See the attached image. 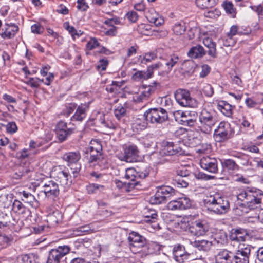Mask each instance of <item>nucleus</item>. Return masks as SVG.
I'll use <instances>...</instances> for the list:
<instances>
[{
    "instance_id": "7ed1b4c3",
    "label": "nucleus",
    "mask_w": 263,
    "mask_h": 263,
    "mask_svg": "<svg viewBox=\"0 0 263 263\" xmlns=\"http://www.w3.org/2000/svg\"><path fill=\"white\" fill-rule=\"evenodd\" d=\"M204 203L209 210L218 214L226 213L230 206L228 201L218 195L207 197Z\"/></svg>"
},
{
    "instance_id": "2f4dec72",
    "label": "nucleus",
    "mask_w": 263,
    "mask_h": 263,
    "mask_svg": "<svg viewBox=\"0 0 263 263\" xmlns=\"http://www.w3.org/2000/svg\"><path fill=\"white\" fill-rule=\"evenodd\" d=\"M96 123L99 127L103 129L117 128V125H115L111 121L106 120L104 115H101L100 118L97 120Z\"/></svg>"
},
{
    "instance_id": "a878e982",
    "label": "nucleus",
    "mask_w": 263,
    "mask_h": 263,
    "mask_svg": "<svg viewBox=\"0 0 263 263\" xmlns=\"http://www.w3.org/2000/svg\"><path fill=\"white\" fill-rule=\"evenodd\" d=\"M198 114L195 111H185L182 119H180V123L189 126H193L196 123Z\"/></svg>"
},
{
    "instance_id": "3c124183",
    "label": "nucleus",
    "mask_w": 263,
    "mask_h": 263,
    "mask_svg": "<svg viewBox=\"0 0 263 263\" xmlns=\"http://www.w3.org/2000/svg\"><path fill=\"white\" fill-rule=\"evenodd\" d=\"M126 113V108L121 105L118 106L114 110L115 116L118 120L124 117Z\"/></svg>"
},
{
    "instance_id": "412c9836",
    "label": "nucleus",
    "mask_w": 263,
    "mask_h": 263,
    "mask_svg": "<svg viewBox=\"0 0 263 263\" xmlns=\"http://www.w3.org/2000/svg\"><path fill=\"white\" fill-rule=\"evenodd\" d=\"M43 187L44 188L43 191L46 197H57L59 196L60 193L59 185L54 181L50 180L45 183Z\"/></svg>"
},
{
    "instance_id": "c9c22d12",
    "label": "nucleus",
    "mask_w": 263,
    "mask_h": 263,
    "mask_svg": "<svg viewBox=\"0 0 263 263\" xmlns=\"http://www.w3.org/2000/svg\"><path fill=\"white\" fill-rule=\"evenodd\" d=\"M61 219V214L58 211H56L48 215L47 222L48 223L49 227H54L58 224Z\"/></svg>"
},
{
    "instance_id": "9d476101",
    "label": "nucleus",
    "mask_w": 263,
    "mask_h": 263,
    "mask_svg": "<svg viewBox=\"0 0 263 263\" xmlns=\"http://www.w3.org/2000/svg\"><path fill=\"white\" fill-rule=\"evenodd\" d=\"M70 250L68 246H60L51 249L49 252L46 263H60L61 259Z\"/></svg>"
},
{
    "instance_id": "a211bd4d",
    "label": "nucleus",
    "mask_w": 263,
    "mask_h": 263,
    "mask_svg": "<svg viewBox=\"0 0 263 263\" xmlns=\"http://www.w3.org/2000/svg\"><path fill=\"white\" fill-rule=\"evenodd\" d=\"M200 165L201 167L207 172L216 174L218 173V162L214 157L209 156H203L200 159Z\"/></svg>"
},
{
    "instance_id": "72a5a7b5",
    "label": "nucleus",
    "mask_w": 263,
    "mask_h": 263,
    "mask_svg": "<svg viewBox=\"0 0 263 263\" xmlns=\"http://www.w3.org/2000/svg\"><path fill=\"white\" fill-rule=\"evenodd\" d=\"M18 31V27L15 24L7 25L3 32L1 34L3 39H11L13 37Z\"/></svg>"
},
{
    "instance_id": "864d4df0",
    "label": "nucleus",
    "mask_w": 263,
    "mask_h": 263,
    "mask_svg": "<svg viewBox=\"0 0 263 263\" xmlns=\"http://www.w3.org/2000/svg\"><path fill=\"white\" fill-rule=\"evenodd\" d=\"M139 181L135 180L134 181L129 180L128 182H125L124 191L126 192H130L139 184Z\"/></svg>"
},
{
    "instance_id": "37998d69",
    "label": "nucleus",
    "mask_w": 263,
    "mask_h": 263,
    "mask_svg": "<svg viewBox=\"0 0 263 263\" xmlns=\"http://www.w3.org/2000/svg\"><path fill=\"white\" fill-rule=\"evenodd\" d=\"M87 150L96 151L97 153H101L102 151V146L101 142L97 139H92L91 140L89 146L87 148Z\"/></svg>"
},
{
    "instance_id": "603ef678",
    "label": "nucleus",
    "mask_w": 263,
    "mask_h": 263,
    "mask_svg": "<svg viewBox=\"0 0 263 263\" xmlns=\"http://www.w3.org/2000/svg\"><path fill=\"white\" fill-rule=\"evenodd\" d=\"M223 6L226 11L228 13L232 14L233 16L234 17L236 14V11L232 3L230 1H226L224 3Z\"/></svg>"
},
{
    "instance_id": "c03bdc74",
    "label": "nucleus",
    "mask_w": 263,
    "mask_h": 263,
    "mask_svg": "<svg viewBox=\"0 0 263 263\" xmlns=\"http://www.w3.org/2000/svg\"><path fill=\"white\" fill-rule=\"evenodd\" d=\"M188 177H175L173 179L174 184L177 185L178 187H186L189 185Z\"/></svg>"
},
{
    "instance_id": "69168bd1",
    "label": "nucleus",
    "mask_w": 263,
    "mask_h": 263,
    "mask_svg": "<svg viewBox=\"0 0 263 263\" xmlns=\"http://www.w3.org/2000/svg\"><path fill=\"white\" fill-rule=\"evenodd\" d=\"M99 46V43L96 38L91 39L86 45L87 49L91 50Z\"/></svg>"
},
{
    "instance_id": "f03ea898",
    "label": "nucleus",
    "mask_w": 263,
    "mask_h": 263,
    "mask_svg": "<svg viewBox=\"0 0 263 263\" xmlns=\"http://www.w3.org/2000/svg\"><path fill=\"white\" fill-rule=\"evenodd\" d=\"M199 129L204 133L209 134L212 131L213 127L217 122L216 114L212 110H208L203 109L199 115Z\"/></svg>"
},
{
    "instance_id": "cd10ccee",
    "label": "nucleus",
    "mask_w": 263,
    "mask_h": 263,
    "mask_svg": "<svg viewBox=\"0 0 263 263\" xmlns=\"http://www.w3.org/2000/svg\"><path fill=\"white\" fill-rule=\"evenodd\" d=\"M190 244L199 251H208L212 246V242L205 239L195 240L194 241H190Z\"/></svg>"
},
{
    "instance_id": "0eeeda50",
    "label": "nucleus",
    "mask_w": 263,
    "mask_h": 263,
    "mask_svg": "<svg viewBox=\"0 0 263 263\" xmlns=\"http://www.w3.org/2000/svg\"><path fill=\"white\" fill-rule=\"evenodd\" d=\"M234 133V129L229 123L221 122L214 131V138L216 141L223 142L231 138Z\"/></svg>"
},
{
    "instance_id": "a18cd8bd",
    "label": "nucleus",
    "mask_w": 263,
    "mask_h": 263,
    "mask_svg": "<svg viewBox=\"0 0 263 263\" xmlns=\"http://www.w3.org/2000/svg\"><path fill=\"white\" fill-rule=\"evenodd\" d=\"M12 240L11 236L0 234V250L9 245Z\"/></svg>"
},
{
    "instance_id": "b1692460",
    "label": "nucleus",
    "mask_w": 263,
    "mask_h": 263,
    "mask_svg": "<svg viewBox=\"0 0 263 263\" xmlns=\"http://www.w3.org/2000/svg\"><path fill=\"white\" fill-rule=\"evenodd\" d=\"M248 236V232L247 230L238 228L233 229L230 235V239L232 241L243 242Z\"/></svg>"
},
{
    "instance_id": "c756f323",
    "label": "nucleus",
    "mask_w": 263,
    "mask_h": 263,
    "mask_svg": "<svg viewBox=\"0 0 263 263\" xmlns=\"http://www.w3.org/2000/svg\"><path fill=\"white\" fill-rule=\"evenodd\" d=\"M206 54V51L200 45L192 47L187 52V55L193 59H200Z\"/></svg>"
},
{
    "instance_id": "13d9d810",
    "label": "nucleus",
    "mask_w": 263,
    "mask_h": 263,
    "mask_svg": "<svg viewBox=\"0 0 263 263\" xmlns=\"http://www.w3.org/2000/svg\"><path fill=\"white\" fill-rule=\"evenodd\" d=\"M42 82H44V79H40L37 78H30L27 84L31 87L37 88Z\"/></svg>"
},
{
    "instance_id": "9b49d317",
    "label": "nucleus",
    "mask_w": 263,
    "mask_h": 263,
    "mask_svg": "<svg viewBox=\"0 0 263 263\" xmlns=\"http://www.w3.org/2000/svg\"><path fill=\"white\" fill-rule=\"evenodd\" d=\"M75 131V126L73 125V127H68L67 123L62 120L56 124L54 129L56 137L61 142L66 140L67 138Z\"/></svg>"
},
{
    "instance_id": "052dcab7",
    "label": "nucleus",
    "mask_w": 263,
    "mask_h": 263,
    "mask_svg": "<svg viewBox=\"0 0 263 263\" xmlns=\"http://www.w3.org/2000/svg\"><path fill=\"white\" fill-rule=\"evenodd\" d=\"M133 127L136 128L137 130H142L147 127V123L144 121H141L139 119H137L133 123Z\"/></svg>"
},
{
    "instance_id": "79ce46f5",
    "label": "nucleus",
    "mask_w": 263,
    "mask_h": 263,
    "mask_svg": "<svg viewBox=\"0 0 263 263\" xmlns=\"http://www.w3.org/2000/svg\"><path fill=\"white\" fill-rule=\"evenodd\" d=\"M12 210L14 212L19 214H24L28 210L23 203L17 200H15L13 202Z\"/></svg>"
},
{
    "instance_id": "a19ab883",
    "label": "nucleus",
    "mask_w": 263,
    "mask_h": 263,
    "mask_svg": "<svg viewBox=\"0 0 263 263\" xmlns=\"http://www.w3.org/2000/svg\"><path fill=\"white\" fill-rule=\"evenodd\" d=\"M86 153L90 154V158L89 159V163H93L97 162L99 164V161L103 159L101 152L97 153L96 151L87 150L86 149Z\"/></svg>"
},
{
    "instance_id": "f8f14e48",
    "label": "nucleus",
    "mask_w": 263,
    "mask_h": 263,
    "mask_svg": "<svg viewBox=\"0 0 263 263\" xmlns=\"http://www.w3.org/2000/svg\"><path fill=\"white\" fill-rule=\"evenodd\" d=\"M252 248L250 245L239 246L238 249L232 254V263H249Z\"/></svg>"
},
{
    "instance_id": "338daca9",
    "label": "nucleus",
    "mask_w": 263,
    "mask_h": 263,
    "mask_svg": "<svg viewBox=\"0 0 263 263\" xmlns=\"http://www.w3.org/2000/svg\"><path fill=\"white\" fill-rule=\"evenodd\" d=\"M77 104L74 103H71L67 104L65 107V114L69 116L76 108Z\"/></svg>"
},
{
    "instance_id": "c85d7f7f",
    "label": "nucleus",
    "mask_w": 263,
    "mask_h": 263,
    "mask_svg": "<svg viewBox=\"0 0 263 263\" xmlns=\"http://www.w3.org/2000/svg\"><path fill=\"white\" fill-rule=\"evenodd\" d=\"M153 91V88L151 86H143L140 89V93L135 97V101L143 102L147 100Z\"/></svg>"
},
{
    "instance_id": "e2e57ef3",
    "label": "nucleus",
    "mask_w": 263,
    "mask_h": 263,
    "mask_svg": "<svg viewBox=\"0 0 263 263\" xmlns=\"http://www.w3.org/2000/svg\"><path fill=\"white\" fill-rule=\"evenodd\" d=\"M202 91L203 93L207 97H211L214 93L213 87L209 84H205L204 85Z\"/></svg>"
},
{
    "instance_id": "f257e3e1",
    "label": "nucleus",
    "mask_w": 263,
    "mask_h": 263,
    "mask_svg": "<svg viewBox=\"0 0 263 263\" xmlns=\"http://www.w3.org/2000/svg\"><path fill=\"white\" fill-rule=\"evenodd\" d=\"M237 198L238 200L245 202L235 209L237 215H241L248 212L247 209L246 210L242 209L245 204L250 209L263 208V192L260 190L247 187L237 195Z\"/></svg>"
},
{
    "instance_id": "09e8293b",
    "label": "nucleus",
    "mask_w": 263,
    "mask_h": 263,
    "mask_svg": "<svg viewBox=\"0 0 263 263\" xmlns=\"http://www.w3.org/2000/svg\"><path fill=\"white\" fill-rule=\"evenodd\" d=\"M137 170H136L135 168L130 167L128 168L126 170V173H125V178L126 179H128L129 180L131 181H134L137 180H136V176H137Z\"/></svg>"
},
{
    "instance_id": "473e14b6",
    "label": "nucleus",
    "mask_w": 263,
    "mask_h": 263,
    "mask_svg": "<svg viewBox=\"0 0 263 263\" xmlns=\"http://www.w3.org/2000/svg\"><path fill=\"white\" fill-rule=\"evenodd\" d=\"M233 108L231 105L225 101H219L217 104V109L228 117H232Z\"/></svg>"
},
{
    "instance_id": "f3484780",
    "label": "nucleus",
    "mask_w": 263,
    "mask_h": 263,
    "mask_svg": "<svg viewBox=\"0 0 263 263\" xmlns=\"http://www.w3.org/2000/svg\"><path fill=\"white\" fill-rule=\"evenodd\" d=\"M53 175L54 178H55L57 180L59 181L62 185L68 186L71 185L72 179L70 174V171H69L68 168H55L53 172Z\"/></svg>"
},
{
    "instance_id": "1a4fd4ad",
    "label": "nucleus",
    "mask_w": 263,
    "mask_h": 263,
    "mask_svg": "<svg viewBox=\"0 0 263 263\" xmlns=\"http://www.w3.org/2000/svg\"><path fill=\"white\" fill-rule=\"evenodd\" d=\"M175 98L177 103L183 107L195 108L197 107V101L191 97L189 91L183 89H178L175 93Z\"/></svg>"
},
{
    "instance_id": "7c9ffc66",
    "label": "nucleus",
    "mask_w": 263,
    "mask_h": 263,
    "mask_svg": "<svg viewBox=\"0 0 263 263\" xmlns=\"http://www.w3.org/2000/svg\"><path fill=\"white\" fill-rule=\"evenodd\" d=\"M221 164L223 170L229 173H233L239 168L236 162L231 159H224L221 161Z\"/></svg>"
},
{
    "instance_id": "39448f33",
    "label": "nucleus",
    "mask_w": 263,
    "mask_h": 263,
    "mask_svg": "<svg viewBox=\"0 0 263 263\" xmlns=\"http://www.w3.org/2000/svg\"><path fill=\"white\" fill-rule=\"evenodd\" d=\"M175 194V190L170 186H161L157 187L154 196L151 197L150 202L153 204H160L166 202Z\"/></svg>"
},
{
    "instance_id": "4d7b16f0",
    "label": "nucleus",
    "mask_w": 263,
    "mask_h": 263,
    "mask_svg": "<svg viewBox=\"0 0 263 263\" xmlns=\"http://www.w3.org/2000/svg\"><path fill=\"white\" fill-rule=\"evenodd\" d=\"M91 228L89 225H84L77 228L74 231L77 233L76 235H81L91 231Z\"/></svg>"
},
{
    "instance_id": "49530a36",
    "label": "nucleus",
    "mask_w": 263,
    "mask_h": 263,
    "mask_svg": "<svg viewBox=\"0 0 263 263\" xmlns=\"http://www.w3.org/2000/svg\"><path fill=\"white\" fill-rule=\"evenodd\" d=\"M37 256L34 254H29L22 255L21 260L23 263H36Z\"/></svg>"
},
{
    "instance_id": "0e129e2a",
    "label": "nucleus",
    "mask_w": 263,
    "mask_h": 263,
    "mask_svg": "<svg viewBox=\"0 0 263 263\" xmlns=\"http://www.w3.org/2000/svg\"><path fill=\"white\" fill-rule=\"evenodd\" d=\"M6 130L10 134L15 133L17 130V127L14 122H9L6 125Z\"/></svg>"
},
{
    "instance_id": "ddd939ff",
    "label": "nucleus",
    "mask_w": 263,
    "mask_h": 263,
    "mask_svg": "<svg viewBox=\"0 0 263 263\" xmlns=\"http://www.w3.org/2000/svg\"><path fill=\"white\" fill-rule=\"evenodd\" d=\"M209 226L205 220L198 219L191 222L189 227V231L193 235L200 236L206 234Z\"/></svg>"
},
{
    "instance_id": "2eb2a0df",
    "label": "nucleus",
    "mask_w": 263,
    "mask_h": 263,
    "mask_svg": "<svg viewBox=\"0 0 263 263\" xmlns=\"http://www.w3.org/2000/svg\"><path fill=\"white\" fill-rule=\"evenodd\" d=\"M123 155L120 159L127 162H134L137 161L139 151L135 144H126L123 147Z\"/></svg>"
},
{
    "instance_id": "5701e85b",
    "label": "nucleus",
    "mask_w": 263,
    "mask_h": 263,
    "mask_svg": "<svg viewBox=\"0 0 263 263\" xmlns=\"http://www.w3.org/2000/svg\"><path fill=\"white\" fill-rule=\"evenodd\" d=\"M89 103L81 104L77 108L74 115L71 117V121H76L82 122L85 119L87 115V111L89 108Z\"/></svg>"
},
{
    "instance_id": "ea45409f",
    "label": "nucleus",
    "mask_w": 263,
    "mask_h": 263,
    "mask_svg": "<svg viewBox=\"0 0 263 263\" xmlns=\"http://www.w3.org/2000/svg\"><path fill=\"white\" fill-rule=\"evenodd\" d=\"M144 217L146 222H154L158 217L157 213L155 210L147 209L144 213Z\"/></svg>"
},
{
    "instance_id": "aec40b11",
    "label": "nucleus",
    "mask_w": 263,
    "mask_h": 263,
    "mask_svg": "<svg viewBox=\"0 0 263 263\" xmlns=\"http://www.w3.org/2000/svg\"><path fill=\"white\" fill-rule=\"evenodd\" d=\"M191 253L188 252L185 247L181 245L174 246L173 255L174 259L179 263H183L189 259Z\"/></svg>"
},
{
    "instance_id": "393cba45",
    "label": "nucleus",
    "mask_w": 263,
    "mask_h": 263,
    "mask_svg": "<svg viewBox=\"0 0 263 263\" xmlns=\"http://www.w3.org/2000/svg\"><path fill=\"white\" fill-rule=\"evenodd\" d=\"M233 252L227 250H220L215 255L216 263H232Z\"/></svg>"
},
{
    "instance_id": "8fccbe9b",
    "label": "nucleus",
    "mask_w": 263,
    "mask_h": 263,
    "mask_svg": "<svg viewBox=\"0 0 263 263\" xmlns=\"http://www.w3.org/2000/svg\"><path fill=\"white\" fill-rule=\"evenodd\" d=\"M30 172V170L24 167L20 166L18 168V171L15 172L13 177L16 179H21L23 176H25Z\"/></svg>"
},
{
    "instance_id": "bb28decb",
    "label": "nucleus",
    "mask_w": 263,
    "mask_h": 263,
    "mask_svg": "<svg viewBox=\"0 0 263 263\" xmlns=\"http://www.w3.org/2000/svg\"><path fill=\"white\" fill-rule=\"evenodd\" d=\"M156 69L154 67V64L148 66L147 70L144 71H138L135 73L133 76V78L135 81H140L142 80H147L151 78L154 73V71Z\"/></svg>"
},
{
    "instance_id": "5fc2aeb1",
    "label": "nucleus",
    "mask_w": 263,
    "mask_h": 263,
    "mask_svg": "<svg viewBox=\"0 0 263 263\" xmlns=\"http://www.w3.org/2000/svg\"><path fill=\"white\" fill-rule=\"evenodd\" d=\"M151 27L149 25L141 24L138 27V31L143 35H149Z\"/></svg>"
},
{
    "instance_id": "4c0bfd02",
    "label": "nucleus",
    "mask_w": 263,
    "mask_h": 263,
    "mask_svg": "<svg viewBox=\"0 0 263 263\" xmlns=\"http://www.w3.org/2000/svg\"><path fill=\"white\" fill-rule=\"evenodd\" d=\"M22 200L25 203H27L31 206H35V203H37L34 196L31 193L23 191L22 193Z\"/></svg>"
},
{
    "instance_id": "774afa93",
    "label": "nucleus",
    "mask_w": 263,
    "mask_h": 263,
    "mask_svg": "<svg viewBox=\"0 0 263 263\" xmlns=\"http://www.w3.org/2000/svg\"><path fill=\"white\" fill-rule=\"evenodd\" d=\"M211 149V145L209 144H202L200 147L197 149V152L199 154H204L209 152Z\"/></svg>"
},
{
    "instance_id": "423d86ee",
    "label": "nucleus",
    "mask_w": 263,
    "mask_h": 263,
    "mask_svg": "<svg viewBox=\"0 0 263 263\" xmlns=\"http://www.w3.org/2000/svg\"><path fill=\"white\" fill-rule=\"evenodd\" d=\"M81 157L79 151L67 152L63 156V160L68 163L73 178L78 176L81 168V164L78 163Z\"/></svg>"
},
{
    "instance_id": "bf43d9fd",
    "label": "nucleus",
    "mask_w": 263,
    "mask_h": 263,
    "mask_svg": "<svg viewBox=\"0 0 263 263\" xmlns=\"http://www.w3.org/2000/svg\"><path fill=\"white\" fill-rule=\"evenodd\" d=\"M137 176H136V180L138 178L139 179H144L146 177L148 176V175L149 174V168L146 167L143 170H142L141 169L138 168L137 171Z\"/></svg>"
},
{
    "instance_id": "dca6fc26",
    "label": "nucleus",
    "mask_w": 263,
    "mask_h": 263,
    "mask_svg": "<svg viewBox=\"0 0 263 263\" xmlns=\"http://www.w3.org/2000/svg\"><path fill=\"white\" fill-rule=\"evenodd\" d=\"M192 204V202L189 198L182 197L170 201L167 205V208L172 211L183 210L190 209Z\"/></svg>"
},
{
    "instance_id": "4468645a",
    "label": "nucleus",
    "mask_w": 263,
    "mask_h": 263,
    "mask_svg": "<svg viewBox=\"0 0 263 263\" xmlns=\"http://www.w3.org/2000/svg\"><path fill=\"white\" fill-rule=\"evenodd\" d=\"M179 57L176 54H171L167 56L165 59H163L161 62L154 64L156 70L163 69L168 73L172 69V68L179 62Z\"/></svg>"
},
{
    "instance_id": "e433bc0d",
    "label": "nucleus",
    "mask_w": 263,
    "mask_h": 263,
    "mask_svg": "<svg viewBox=\"0 0 263 263\" xmlns=\"http://www.w3.org/2000/svg\"><path fill=\"white\" fill-rule=\"evenodd\" d=\"M186 28V23L183 21H180L174 24L173 26V31L176 35H180L185 32Z\"/></svg>"
},
{
    "instance_id": "f704fd0d",
    "label": "nucleus",
    "mask_w": 263,
    "mask_h": 263,
    "mask_svg": "<svg viewBox=\"0 0 263 263\" xmlns=\"http://www.w3.org/2000/svg\"><path fill=\"white\" fill-rule=\"evenodd\" d=\"M203 44L208 48V53L212 57L215 58L217 57L216 44L212 41V39L207 37L203 40Z\"/></svg>"
},
{
    "instance_id": "680f3d73",
    "label": "nucleus",
    "mask_w": 263,
    "mask_h": 263,
    "mask_svg": "<svg viewBox=\"0 0 263 263\" xmlns=\"http://www.w3.org/2000/svg\"><path fill=\"white\" fill-rule=\"evenodd\" d=\"M176 176L175 177H188L191 174V172L183 167L176 170Z\"/></svg>"
},
{
    "instance_id": "6e6552de",
    "label": "nucleus",
    "mask_w": 263,
    "mask_h": 263,
    "mask_svg": "<svg viewBox=\"0 0 263 263\" xmlns=\"http://www.w3.org/2000/svg\"><path fill=\"white\" fill-rule=\"evenodd\" d=\"M128 240L130 243V249L134 253H138L148 248L146 239L137 232L130 233Z\"/></svg>"
},
{
    "instance_id": "4be33fe9",
    "label": "nucleus",
    "mask_w": 263,
    "mask_h": 263,
    "mask_svg": "<svg viewBox=\"0 0 263 263\" xmlns=\"http://www.w3.org/2000/svg\"><path fill=\"white\" fill-rule=\"evenodd\" d=\"M145 15L148 21L150 23H153L156 26H160L163 24L164 22L163 18L159 15L153 8L148 9Z\"/></svg>"
},
{
    "instance_id": "6ab92c4d",
    "label": "nucleus",
    "mask_w": 263,
    "mask_h": 263,
    "mask_svg": "<svg viewBox=\"0 0 263 263\" xmlns=\"http://www.w3.org/2000/svg\"><path fill=\"white\" fill-rule=\"evenodd\" d=\"M183 153L182 148L174 144L173 142H164L163 143L162 148L160 151L161 156H171L174 155H181Z\"/></svg>"
},
{
    "instance_id": "20e7f679",
    "label": "nucleus",
    "mask_w": 263,
    "mask_h": 263,
    "mask_svg": "<svg viewBox=\"0 0 263 263\" xmlns=\"http://www.w3.org/2000/svg\"><path fill=\"white\" fill-rule=\"evenodd\" d=\"M143 116L147 121L153 124H161L168 119L167 112L161 107L149 108L144 112Z\"/></svg>"
},
{
    "instance_id": "58836bf2",
    "label": "nucleus",
    "mask_w": 263,
    "mask_h": 263,
    "mask_svg": "<svg viewBox=\"0 0 263 263\" xmlns=\"http://www.w3.org/2000/svg\"><path fill=\"white\" fill-rule=\"evenodd\" d=\"M217 0H196L197 6L201 9H208L214 6Z\"/></svg>"
},
{
    "instance_id": "6e6d98bb",
    "label": "nucleus",
    "mask_w": 263,
    "mask_h": 263,
    "mask_svg": "<svg viewBox=\"0 0 263 263\" xmlns=\"http://www.w3.org/2000/svg\"><path fill=\"white\" fill-rule=\"evenodd\" d=\"M104 188L103 185L92 183L87 186V190L89 194L96 193L98 191H100Z\"/></svg>"
},
{
    "instance_id": "de8ad7c7",
    "label": "nucleus",
    "mask_w": 263,
    "mask_h": 263,
    "mask_svg": "<svg viewBox=\"0 0 263 263\" xmlns=\"http://www.w3.org/2000/svg\"><path fill=\"white\" fill-rule=\"evenodd\" d=\"M162 50L161 49H158L155 52L146 53L142 60L143 63L149 62L157 58V53Z\"/></svg>"
}]
</instances>
